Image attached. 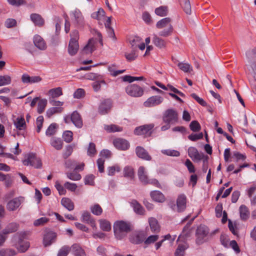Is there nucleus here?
<instances>
[{
	"label": "nucleus",
	"mask_w": 256,
	"mask_h": 256,
	"mask_svg": "<svg viewBox=\"0 0 256 256\" xmlns=\"http://www.w3.org/2000/svg\"><path fill=\"white\" fill-rule=\"evenodd\" d=\"M70 36V40L68 44V51L70 54L73 56L77 52L79 48L78 44V32L77 30H74L71 32Z\"/></svg>",
	"instance_id": "obj_2"
},
{
	"label": "nucleus",
	"mask_w": 256,
	"mask_h": 256,
	"mask_svg": "<svg viewBox=\"0 0 256 256\" xmlns=\"http://www.w3.org/2000/svg\"><path fill=\"white\" fill-rule=\"evenodd\" d=\"M184 12L190 14L191 13V6L189 0H179Z\"/></svg>",
	"instance_id": "obj_38"
},
{
	"label": "nucleus",
	"mask_w": 256,
	"mask_h": 256,
	"mask_svg": "<svg viewBox=\"0 0 256 256\" xmlns=\"http://www.w3.org/2000/svg\"><path fill=\"white\" fill-rule=\"evenodd\" d=\"M11 78L8 76H0V86L10 84Z\"/></svg>",
	"instance_id": "obj_58"
},
{
	"label": "nucleus",
	"mask_w": 256,
	"mask_h": 256,
	"mask_svg": "<svg viewBox=\"0 0 256 256\" xmlns=\"http://www.w3.org/2000/svg\"><path fill=\"white\" fill-rule=\"evenodd\" d=\"M34 43L35 46L40 50L46 48V44L43 38L38 35H36L34 37Z\"/></svg>",
	"instance_id": "obj_21"
},
{
	"label": "nucleus",
	"mask_w": 256,
	"mask_h": 256,
	"mask_svg": "<svg viewBox=\"0 0 256 256\" xmlns=\"http://www.w3.org/2000/svg\"><path fill=\"white\" fill-rule=\"evenodd\" d=\"M154 127V124L142 126L135 128L134 132L136 135H149L152 132V130Z\"/></svg>",
	"instance_id": "obj_11"
},
{
	"label": "nucleus",
	"mask_w": 256,
	"mask_h": 256,
	"mask_svg": "<svg viewBox=\"0 0 256 256\" xmlns=\"http://www.w3.org/2000/svg\"><path fill=\"white\" fill-rule=\"evenodd\" d=\"M124 176L130 179H132L134 177V171L132 168L126 166L124 170Z\"/></svg>",
	"instance_id": "obj_47"
},
{
	"label": "nucleus",
	"mask_w": 256,
	"mask_h": 256,
	"mask_svg": "<svg viewBox=\"0 0 256 256\" xmlns=\"http://www.w3.org/2000/svg\"><path fill=\"white\" fill-rule=\"evenodd\" d=\"M126 93L130 96L138 98L142 96L144 93V89L136 84H130L126 88Z\"/></svg>",
	"instance_id": "obj_4"
},
{
	"label": "nucleus",
	"mask_w": 256,
	"mask_h": 256,
	"mask_svg": "<svg viewBox=\"0 0 256 256\" xmlns=\"http://www.w3.org/2000/svg\"><path fill=\"white\" fill-rule=\"evenodd\" d=\"M112 154L111 152L107 149H104L100 153V158L98 160H101L102 159H108L111 158Z\"/></svg>",
	"instance_id": "obj_51"
},
{
	"label": "nucleus",
	"mask_w": 256,
	"mask_h": 256,
	"mask_svg": "<svg viewBox=\"0 0 256 256\" xmlns=\"http://www.w3.org/2000/svg\"><path fill=\"white\" fill-rule=\"evenodd\" d=\"M23 164L35 168H40L42 166L41 161H23Z\"/></svg>",
	"instance_id": "obj_43"
},
{
	"label": "nucleus",
	"mask_w": 256,
	"mask_h": 256,
	"mask_svg": "<svg viewBox=\"0 0 256 256\" xmlns=\"http://www.w3.org/2000/svg\"><path fill=\"white\" fill-rule=\"evenodd\" d=\"M70 248L76 256H86L84 251L78 244H74Z\"/></svg>",
	"instance_id": "obj_33"
},
{
	"label": "nucleus",
	"mask_w": 256,
	"mask_h": 256,
	"mask_svg": "<svg viewBox=\"0 0 256 256\" xmlns=\"http://www.w3.org/2000/svg\"><path fill=\"white\" fill-rule=\"evenodd\" d=\"M62 204L69 211H71L74 208V204L72 200L67 198H64L61 200Z\"/></svg>",
	"instance_id": "obj_30"
},
{
	"label": "nucleus",
	"mask_w": 256,
	"mask_h": 256,
	"mask_svg": "<svg viewBox=\"0 0 256 256\" xmlns=\"http://www.w3.org/2000/svg\"><path fill=\"white\" fill-rule=\"evenodd\" d=\"M138 176L140 180L144 184H148L150 182L144 167L140 166L138 168Z\"/></svg>",
	"instance_id": "obj_28"
},
{
	"label": "nucleus",
	"mask_w": 256,
	"mask_h": 256,
	"mask_svg": "<svg viewBox=\"0 0 256 256\" xmlns=\"http://www.w3.org/2000/svg\"><path fill=\"white\" fill-rule=\"evenodd\" d=\"M104 128L108 132H120L122 130V128L116 124H105Z\"/></svg>",
	"instance_id": "obj_29"
},
{
	"label": "nucleus",
	"mask_w": 256,
	"mask_h": 256,
	"mask_svg": "<svg viewBox=\"0 0 256 256\" xmlns=\"http://www.w3.org/2000/svg\"><path fill=\"white\" fill-rule=\"evenodd\" d=\"M186 248V246L185 245H179L174 253L175 256H183Z\"/></svg>",
	"instance_id": "obj_60"
},
{
	"label": "nucleus",
	"mask_w": 256,
	"mask_h": 256,
	"mask_svg": "<svg viewBox=\"0 0 256 256\" xmlns=\"http://www.w3.org/2000/svg\"><path fill=\"white\" fill-rule=\"evenodd\" d=\"M240 216L242 219L246 220L249 216V212L246 206L242 205L240 208Z\"/></svg>",
	"instance_id": "obj_44"
},
{
	"label": "nucleus",
	"mask_w": 256,
	"mask_h": 256,
	"mask_svg": "<svg viewBox=\"0 0 256 256\" xmlns=\"http://www.w3.org/2000/svg\"><path fill=\"white\" fill-rule=\"evenodd\" d=\"M190 224H187L184 227L182 232L179 236L178 240L180 239H182L184 240H187V239L191 236L192 234V230L190 228Z\"/></svg>",
	"instance_id": "obj_22"
},
{
	"label": "nucleus",
	"mask_w": 256,
	"mask_h": 256,
	"mask_svg": "<svg viewBox=\"0 0 256 256\" xmlns=\"http://www.w3.org/2000/svg\"><path fill=\"white\" fill-rule=\"evenodd\" d=\"M168 12V9L166 6H160L155 10L156 14L160 16H166Z\"/></svg>",
	"instance_id": "obj_45"
},
{
	"label": "nucleus",
	"mask_w": 256,
	"mask_h": 256,
	"mask_svg": "<svg viewBox=\"0 0 256 256\" xmlns=\"http://www.w3.org/2000/svg\"><path fill=\"white\" fill-rule=\"evenodd\" d=\"M64 186L66 188L71 192H74L78 188L76 184L70 182H66L64 184Z\"/></svg>",
	"instance_id": "obj_63"
},
{
	"label": "nucleus",
	"mask_w": 256,
	"mask_h": 256,
	"mask_svg": "<svg viewBox=\"0 0 256 256\" xmlns=\"http://www.w3.org/2000/svg\"><path fill=\"white\" fill-rule=\"evenodd\" d=\"M30 19L35 25L42 26L44 24V20L41 16L36 14H33L30 15Z\"/></svg>",
	"instance_id": "obj_31"
},
{
	"label": "nucleus",
	"mask_w": 256,
	"mask_h": 256,
	"mask_svg": "<svg viewBox=\"0 0 256 256\" xmlns=\"http://www.w3.org/2000/svg\"><path fill=\"white\" fill-rule=\"evenodd\" d=\"M114 230L116 238L122 240L131 230V224L123 220L116 221L114 224Z\"/></svg>",
	"instance_id": "obj_1"
},
{
	"label": "nucleus",
	"mask_w": 256,
	"mask_h": 256,
	"mask_svg": "<svg viewBox=\"0 0 256 256\" xmlns=\"http://www.w3.org/2000/svg\"><path fill=\"white\" fill-rule=\"evenodd\" d=\"M130 204L132 206L134 211L138 214L143 215L144 214V210L143 207L136 200H132Z\"/></svg>",
	"instance_id": "obj_26"
},
{
	"label": "nucleus",
	"mask_w": 256,
	"mask_h": 256,
	"mask_svg": "<svg viewBox=\"0 0 256 256\" xmlns=\"http://www.w3.org/2000/svg\"><path fill=\"white\" fill-rule=\"evenodd\" d=\"M164 98L160 96H152L148 98L144 102V106L146 108L157 106L162 102Z\"/></svg>",
	"instance_id": "obj_6"
},
{
	"label": "nucleus",
	"mask_w": 256,
	"mask_h": 256,
	"mask_svg": "<svg viewBox=\"0 0 256 256\" xmlns=\"http://www.w3.org/2000/svg\"><path fill=\"white\" fill-rule=\"evenodd\" d=\"M57 128L58 125L56 124L52 123L50 124L46 130V135L50 136L55 134L56 132Z\"/></svg>",
	"instance_id": "obj_41"
},
{
	"label": "nucleus",
	"mask_w": 256,
	"mask_h": 256,
	"mask_svg": "<svg viewBox=\"0 0 256 256\" xmlns=\"http://www.w3.org/2000/svg\"><path fill=\"white\" fill-rule=\"evenodd\" d=\"M172 208L178 212L184 211L186 208V196L184 194L180 195L176 200V206L174 205Z\"/></svg>",
	"instance_id": "obj_10"
},
{
	"label": "nucleus",
	"mask_w": 256,
	"mask_h": 256,
	"mask_svg": "<svg viewBox=\"0 0 256 256\" xmlns=\"http://www.w3.org/2000/svg\"><path fill=\"white\" fill-rule=\"evenodd\" d=\"M62 138L66 142H70L72 140L73 134L70 130L64 131L62 134Z\"/></svg>",
	"instance_id": "obj_55"
},
{
	"label": "nucleus",
	"mask_w": 256,
	"mask_h": 256,
	"mask_svg": "<svg viewBox=\"0 0 256 256\" xmlns=\"http://www.w3.org/2000/svg\"><path fill=\"white\" fill-rule=\"evenodd\" d=\"M70 120L76 126L80 128L82 126V122L80 114L74 112L70 116Z\"/></svg>",
	"instance_id": "obj_19"
},
{
	"label": "nucleus",
	"mask_w": 256,
	"mask_h": 256,
	"mask_svg": "<svg viewBox=\"0 0 256 256\" xmlns=\"http://www.w3.org/2000/svg\"><path fill=\"white\" fill-rule=\"evenodd\" d=\"M96 154V144L94 142H90L87 148V154L90 156H93Z\"/></svg>",
	"instance_id": "obj_49"
},
{
	"label": "nucleus",
	"mask_w": 256,
	"mask_h": 256,
	"mask_svg": "<svg viewBox=\"0 0 256 256\" xmlns=\"http://www.w3.org/2000/svg\"><path fill=\"white\" fill-rule=\"evenodd\" d=\"M48 94L52 98H56L62 95V89L60 87L52 88L48 92Z\"/></svg>",
	"instance_id": "obj_35"
},
{
	"label": "nucleus",
	"mask_w": 256,
	"mask_h": 256,
	"mask_svg": "<svg viewBox=\"0 0 256 256\" xmlns=\"http://www.w3.org/2000/svg\"><path fill=\"white\" fill-rule=\"evenodd\" d=\"M100 228L104 231L108 232L111 230L110 223L106 220H100Z\"/></svg>",
	"instance_id": "obj_42"
},
{
	"label": "nucleus",
	"mask_w": 256,
	"mask_h": 256,
	"mask_svg": "<svg viewBox=\"0 0 256 256\" xmlns=\"http://www.w3.org/2000/svg\"><path fill=\"white\" fill-rule=\"evenodd\" d=\"M111 24V17L106 18V20L104 22V26L107 30L109 32V36L110 37H114V32L112 28L110 26Z\"/></svg>",
	"instance_id": "obj_46"
},
{
	"label": "nucleus",
	"mask_w": 256,
	"mask_h": 256,
	"mask_svg": "<svg viewBox=\"0 0 256 256\" xmlns=\"http://www.w3.org/2000/svg\"><path fill=\"white\" fill-rule=\"evenodd\" d=\"M189 156L194 160H199L200 155L197 149L194 147H190L188 150Z\"/></svg>",
	"instance_id": "obj_37"
},
{
	"label": "nucleus",
	"mask_w": 256,
	"mask_h": 256,
	"mask_svg": "<svg viewBox=\"0 0 256 256\" xmlns=\"http://www.w3.org/2000/svg\"><path fill=\"white\" fill-rule=\"evenodd\" d=\"M22 80L24 84H34L39 82L42 80V78L39 76H30L28 74H24L22 76Z\"/></svg>",
	"instance_id": "obj_16"
},
{
	"label": "nucleus",
	"mask_w": 256,
	"mask_h": 256,
	"mask_svg": "<svg viewBox=\"0 0 256 256\" xmlns=\"http://www.w3.org/2000/svg\"><path fill=\"white\" fill-rule=\"evenodd\" d=\"M50 144L54 149L60 150L62 148L63 142L60 138L53 136L50 138Z\"/></svg>",
	"instance_id": "obj_20"
},
{
	"label": "nucleus",
	"mask_w": 256,
	"mask_h": 256,
	"mask_svg": "<svg viewBox=\"0 0 256 256\" xmlns=\"http://www.w3.org/2000/svg\"><path fill=\"white\" fill-rule=\"evenodd\" d=\"M113 144L117 149L120 150H126L130 148L128 142L122 138L114 139L113 141Z\"/></svg>",
	"instance_id": "obj_12"
},
{
	"label": "nucleus",
	"mask_w": 256,
	"mask_h": 256,
	"mask_svg": "<svg viewBox=\"0 0 256 256\" xmlns=\"http://www.w3.org/2000/svg\"><path fill=\"white\" fill-rule=\"evenodd\" d=\"M92 212L96 216H100L102 212V210L101 206L98 204H96L90 208Z\"/></svg>",
	"instance_id": "obj_59"
},
{
	"label": "nucleus",
	"mask_w": 256,
	"mask_h": 256,
	"mask_svg": "<svg viewBox=\"0 0 256 256\" xmlns=\"http://www.w3.org/2000/svg\"><path fill=\"white\" fill-rule=\"evenodd\" d=\"M136 152L138 156L144 160H150L151 157L146 150L142 146H137L136 148Z\"/></svg>",
	"instance_id": "obj_18"
},
{
	"label": "nucleus",
	"mask_w": 256,
	"mask_h": 256,
	"mask_svg": "<svg viewBox=\"0 0 256 256\" xmlns=\"http://www.w3.org/2000/svg\"><path fill=\"white\" fill-rule=\"evenodd\" d=\"M125 56L128 61L132 62L136 59L138 57V54L135 50H132L130 52L126 53Z\"/></svg>",
	"instance_id": "obj_57"
},
{
	"label": "nucleus",
	"mask_w": 256,
	"mask_h": 256,
	"mask_svg": "<svg viewBox=\"0 0 256 256\" xmlns=\"http://www.w3.org/2000/svg\"><path fill=\"white\" fill-rule=\"evenodd\" d=\"M63 108L60 107H52L48 110L46 113V116L50 118L55 114L60 113L62 112Z\"/></svg>",
	"instance_id": "obj_39"
},
{
	"label": "nucleus",
	"mask_w": 256,
	"mask_h": 256,
	"mask_svg": "<svg viewBox=\"0 0 256 256\" xmlns=\"http://www.w3.org/2000/svg\"><path fill=\"white\" fill-rule=\"evenodd\" d=\"M146 237V234L144 232H136L131 234L130 238V240L134 244H138L144 242Z\"/></svg>",
	"instance_id": "obj_9"
},
{
	"label": "nucleus",
	"mask_w": 256,
	"mask_h": 256,
	"mask_svg": "<svg viewBox=\"0 0 256 256\" xmlns=\"http://www.w3.org/2000/svg\"><path fill=\"white\" fill-rule=\"evenodd\" d=\"M112 102L110 100H105L102 101L98 108V112L102 114H105L108 112L112 108Z\"/></svg>",
	"instance_id": "obj_14"
},
{
	"label": "nucleus",
	"mask_w": 256,
	"mask_h": 256,
	"mask_svg": "<svg viewBox=\"0 0 256 256\" xmlns=\"http://www.w3.org/2000/svg\"><path fill=\"white\" fill-rule=\"evenodd\" d=\"M178 120V114L176 110L172 109L166 110L163 116V121L165 123L174 124Z\"/></svg>",
	"instance_id": "obj_5"
},
{
	"label": "nucleus",
	"mask_w": 256,
	"mask_h": 256,
	"mask_svg": "<svg viewBox=\"0 0 256 256\" xmlns=\"http://www.w3.org/2000/svg\"><path fill=\"white\" fill-rule=\"evenodd\" d=\"M56 234L52 231L48 232L44 236L43 244L44 246H50L55 240Z\"/></svg>",
	"instance_id": "obj_15"
},
{
	"label": "nucleus",
	"mask_w": 256,
	"mask_h": 256,
	"mask_svg": "<svg viewBox=\"0 0 256 256\" xmlns=\"http://www.w3.org/2000/svg\"><path fill=\"white\" fill-rule=\"evenodd\" d=\"M48 101L46 99L40 100L38 104V112L39 114H42L44 110V109L47 105Z\"/></svg>",
	"instance_id": "obj_50"
},
{
	"label": "nucleus",
	"mask_w": 256,
	"mask_h": 256,
	"mask_svg": "<svg viewBox=\"0 0 256 256\" xmlns=\"http://www.w3.org/2000/svg\"><path fill=\"white\" fill-rule=\"evenodd\" d=\"M173 30L174 28L172 26H170L169 28H166L160 31L158 34L160 36L162 37H168L172 35Z\"/></svg>",
	"instance_id": "obj_48"
},
{
	"label": "nucleus",
	"mask_w": 256,
	"mask_h": 256,
	"mask_svg": "<svg viewBox=\"0 0 256 256\" xmlns=\"http://www.w3.org/2000/svg\"><path fill=\"white\" fill-rule=\"evenodd\" d=\"M3 256H14L16 254V252L12 249H3L1 250Z\"/></svg>",
	"instance_id": "obj_64"
},
{
	"label": "nucleus",
	"mask_w": 256,
	"mask_h": 256,
	"mask_svg": "<svg viewBox=\"0 0 256 256\" xmlns=\"http://www.w3.org/2000/svg\"><path fill=\"white\" fill-rule=\"evenodd\" d=\"M190 130L193 132H198L200 129V126L199 123L196 120L192 121L190 124Z\"/></svg>",
	"instance_id": "obj_62"
},
{
	"label": "nucleus",
	"mask_w": 256,
	"mask_h": 256,
	"mask_svg": "<svg viewBox=\"0 0 256 256\" xmlns=\"http://www.w3.org/2000/svg\"><path fill=\"white\" fill-rule=\"evenodd\" d=\"M170 22L171 19L170 18H164L157 22L156 26L158 29H162L165 28H169L170 26H172Z\"/></svg>",
	"instance_id": "obj_23"
},
{
	"label": "nucleus",
	"mask_w": 256,
	"mask_h": 256,
	"mask_svg": "<svg viewBox=\"0 0 256 256\" xmlns=\"http://www.w3.org/2000/svg\"><path fill=\"white\" fill-rule=\"evenodd\" d=\"M24 198L19 196L10 200L6 205L7 209L10 211H14L19 208L24 201Z\"/></svg>",
	"instance_id": "obj_8"
},
{
	"label": "nucleus",
	"mask_w": 256,
	"mask_h": 256,
	"mask_svg": "<svg viewBox=\"0 0 256 256\" xmlns=\"http://www.w3.org/2000/svg\"><path fill=\"white\" fill-rule=\"evenodd\" d=\"M91 16L92 18L97 20L100 24L106 18L105 12L102 8H99L97 12L92 13Z\"/></svg>",
	"instance_id": "obj_17"
},
{
	"label": "nucleus",
	"mask_w": 256,
	"mask_h": 256,
	"mask_svg": "<svg viewBox=\"0 0 256 256\" xmlns=\"http://www.w3.org/2000/svg\"><path fill=\"white\" fill-rule=\"evenodd\" d=\"M70 16L73 22L77 26H82L84 24V18L79 10L75 9L72 11Z\"/></svg>",
	"instance_id": "obj_7"
},
{
	"label": "nucleus",
	"mask_w": 256,
	"mask_h": 256,
	"mask_svg": "<svg viewBox=\"0 0 256 256\" xmlns=\"http://www.w3.org/2000/svg\"><path fill=\"white\" fill-rule=\"evenodd\" d=\"M208 233V229L205 226H199L196 231V242L197 244L200 245L206 242V237Z\"/></svg>",
	"instance_id": "obj_3"
},
{
	"label": "nucleus",
	"mask_w": 256,
	"mask_h": 256,
	"mask_svg": "<svg viewBox=\"0 0 256 256\" xmlns=\"http://www.w3.org/2000/svg\"><path fill=\"white\" fill-rule=\"evenodd\" d=\"M14 125L19 130L25 128L26 124L24 116H18L14 122Z\"/></svg>",
	"instance_id": "obj_24"
},
{
	"label": "nucleus",
	"mask_w": 256,
	"mask_h": 256,
	"mask_svg": "<svg viewBox=\"0 0 256 256\" xmlns=\"http://www.w3.org/2000/svg\"><path fill=\"white\" fill-rule=\"evenodd\" d=\"M71 250V248L67 246H63L59 250L57 256H67L70 252Z\"/></svg>",
	"instance_id": "obj_56"
},
{
	"label": "nucleus",
	"mask_w": 256,
	"mask_h": 256,
	"mask_svg": "<svg viewBox=\"0 0 256 256\" xmlns=\"http://www.w3.org/2000/svg\"><path fill=\"white\" fill-rule=\"evenodd\" d=\"M159 236L156 234L150 236L144 240V243L145 244L150 245L156 242Z\"/></svg>",
	"instance_id": "obj_53"
},
{
	"label": "nucleus",
	"mask_w": 256,
	"mask_h": 256,
	"mask_svg": "<svg viewBox=\"0 0 256 256\" xmlns=\"http://www.w3.org/2000/svg\"><path fill=\"white\" fill-rule=\"evenodd\" d=\"M116 65L114 64L110 65L108 67V70L110 72V75L113 76H116L120 74H122L125 71L124 70H116Z\"/></svg>",
	"instance_id": "obj_36"
},
{
	"label": "nucleus",
	"mask_w": 256,
	"mask_h": 256,
	"mask_svg": "<svg viewBox=\"0 0 256 256\" xmlns=\"http://www.w3.org/2000/svg\"><path fill=\"white\" fill-rule=\"evenodd\" d=\"M152 42L156 46L160 48H164L166 44V42L164 40L160 38L155 34H154Z\"/></svg>",
	"instance_id": "obj_34"
},
{
	"label": "nucleus",
	"mask_w": 256,
	"mask_h": 256,
	"mask_svg": "<svg viewBox=\"0 0 256 256\" xmlns=\"http://www.w3.org/2000/svg\"><path fill=\"white\" fill-rule=\"evenodd\" d=\"M161 152L164 154L172 156H178L180 154L178 151L174 150H163Z\"/></svg>",
	"instance_id": "obj_52"
},
{
	"label": "nucleus",
	"mask_w": 256,
	"mask_h": 256,
	"mask_svg": "<svg viewBox=\"0 0 256 256\" xmlns=\"http://www.w3.org/2000/svg\"><path fill=\"white\" fill-rule=\"evenodd\" d=\"M98 42V40L96 38H90L86 45L82 49V52L85 54H92L96 49V44Z\"/></svg>",
	"instance_id": "obj_13"
},
{
	"label": "nucleus",
	"mask_w": 256,
	"mask_h": 256,
	"mask_svg": "<svg viewBox=\"0 0 256 256\" xmlns=\"http://www.w3.org/2000/svg\"><path fill=\"white\" fill-rule=\"evenodd\" d=\"M18 224L15 222L9 224L6 228L2 230L4 234H8L15 232L18 230Z\"/></svg>",
	"instance_id": "obj_27"
},
{
	"label": "nucleus",
	"mask_w": 256,
	"mask_h": 256,
	"mask_svg": "<svg viewBox=\"0 0 256 256\" xmlns=\"http://www.w3.org/2000/svg\"><path fill=\"white\" fill-rule=\"evenodd\" d=\"M178 66L180 70L184 72H190L192 70V66L188 63L179 62Z\"/></svg>",
	"instance_id": "obj_40"
},
{
	"label": "nucleus",
	"mask_w": 256,
	"mask_h": 256,
	"mask_svg": "<svg viewBox=\"0 0 256 256\" xmlns=\"http://www.w3.org/2000/svg\"><path fill=\"white\" fill-rule=\"evenodd\" d=\"M151 198L156 202H162L165 200L164 194L160 191L154 190L150 193Z\"/></svg>",
	"instance_id": "obj_25"
},
{
	"label": "nucleus",
	"mask_w": 256,
	"mask_h": 256,
	"mask_svg": "<svg viewBox=\"0 0 256 256\" xmlns=\"http://www.w3.org/2000/svg\"><path fill=\"white\" fill-rule=\"evenodd\" d=\"M48 220V218L46 217H42L34 220V224L36 226H43L45 224L47 223Z\"/></svg>",
	"instance_id": "obj_61"
},
{
	"label": "nucleus",
	"mask_w": 256,
	"mask_h": 256,
	"mask_svg": "<svg viewBox=\"0 0 256 256\" xmlns=\"http://www.w3.org/2000/svg\"><path fill=\"white\" fill-rule=\"evenodd\" d=\"M30 244L28 242L20 241L17 248L20 252H24L28 250Z\"/></svg>",
	"instance_id": "obj_54"
},
{
	"label": "nucleus",
	"mask_w": 256,
	"mask_h": 256,
	"mask_svg": "<svg viewBox=\"0 0 256 256\" xmlns=\"http://www.w3.org/2000/svg\"><path fill=\"white\" fill-rule=\"evenodd\" d=\"M148 222L150 229L153 232H158L160 230V227L158 220L154 218H150L148 219Z\"/></svg>",
	"instance_id": "obj_32"
}]
</instances>
